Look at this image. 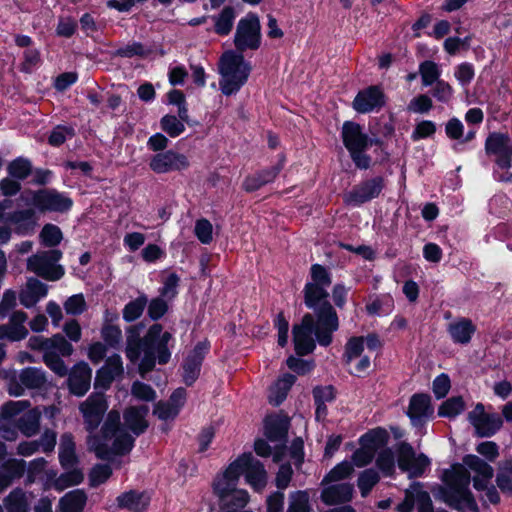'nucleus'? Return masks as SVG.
I'll return each instance as SVG.
<instances>
[{
  "label": "nucleus",
  "instance_id": "603ef678",
  "mask_svg": "<svg viewBox=\"0 0 512 512\" xmlns=\"http://www.w3.org/2000/svg\"><path fill=\"white\" fill-rule=\"evenodd\" d=\"M378 481L379 475L375 470L366 469L363 471L358 478V487L361 495L366 497Z\"/></svg>",
  "mask_w": 512,
  "mask_h": 512
},
{
  "label": "nucleus",
  "instance_id": "f704fd0d",
  "mask_svg": "<svg viewBox=\"0 0 512 512\" xmlns=\"http://www.w3.org/2000/svg\"><path fill=\"white\" fill-rule=\"evenodd\" d=\"M42 411L36 407L29 409L17 419V428L25 437H32L40 430Z\"/></svg>",
  "mask_w": 512,
  "mask_h": 512
},
{
  "label": "nucleus",
  "instance_id": "f03ea898",
  "mask_svg": "<svg viewBox=\"0 0 512 512\" xmlns=\"http://www.w3.org/2000/svg\"><path fill=\"white\" fill-rule=\"evenodd\" d=\"M466 467L474 473V488L479 492H484L481 496L482 500L497 504L500 501V496L491 484L493 468L475 455L465 456L463 465L455 464L444 471V484L438 488L437 497L461 512H479L478 506L469 491L470 473Z\"/></svg>",
  "mask_w": 512,
  "mask_h": 512
},
{
  "label": "nucleus",
  "instance_id": "2eb2a0df",
  "mask_svg": "<svg viewBox=\"0 0 512 512\" xmlns=\"http://www.w3.org/2000/svg\"><path fill=\"white\" fill-rule=\"evenodd\" d=\"M238 471L233 461L215 477L212 487L214 494L219 500V505L234 500L236 492L245 491L237 487L240 478Z\"/></svg>",
  "mask_w": 512,
  "mask_h": 512
},
{
  "label": "nucleus",
  "instance_id": "ea45409f",
  "mask_svg": "<svg viewBox=\"0 0 512 512\" xmlns=\"http://www.w3.org/2000/svg\"><path fill=\"white\" fill-rule=\"evenodd\" d=\"M29 496L21 489L12 491L5 499L4 503L8 512H28Z\"/></svg>",
  "mask_w": 512,
  "mask_h": 512
},
{
  "label": "nucleus",
  "instance_id": "5701e85b",
  "mask_svg": "<svg viewBox=\"0 0 512 512\" xmlns=\"http://www.w3.org/2000/svg\"><path fill=\"white\" fill-rule=\"evenodd\" d=\"M384 187L383 179L376 177L355 187L345 196L349 205L359 206L379 196Z\"/></svg>",
  "mask_w": 512,
  "mask_h": 512
},
{
  "label": "nucleus",
  "instance_id": "39448f33",
  "mask_svg": "<svg viewBox=\"0 0 512 512\" xmlns=\"http://www.w3.org/2000/svg\"><path fill=\"white\" fill-rule=\"evenodd\" d=\"M251 66L243 56L235 51L225 52L219 62L221 92L230 96L236 94L247 82Z\"/></svg>",
  "mask_w": 512,
  "mask_h": 512
},
{
  "label": "nucleus",
  "instance_id": "f257e3e1",
  "mask_svg": "<svg viewBox=\"0 0 512 512\" xmlns=\"http://www.w3.org/2000/svg\"><path fill=\"white\" fill-rule=\"evenodd\" d=\"M330 285L328 270L319 264L312 265L311 280L304 287V302L316 311L317 322L312 315L306 314L301 324L294 326L293 341L298 355H307L314 350V336L320 345H329L332 333L338 329L337 314L328 301Z\"/></svg>",
  "mask_w": 512,
  "mask_h": 512
},
{
  "label": "nucleus",
  "instance_id": "69168bd1",
  "mask_svg": "<svg viewBox=\"0 0 512 512\" xmlns=\"http://www.w3.org/2000/svg\"><path fill=\"white\" fill-rule=\"evenodd\" d=\"M454 76L462 86L470 84L474 78L473 66L469 63H462L455 68Z\"/></svg>",
  "mask_w": 512,
  "mask_h": 512
},
{
  "label": "nucleus",
  "instance_id": "f8f14e48",
  "mask_svg": "<svg viewBox=\"0 0 512 512\" xmlns=\"http://www.w3.org/2000/svg\"><path fill=\"white\" fill-rule=\"evenodd\" d=\"M388 440L389 434L383 428L372 429L362 435L359 440L360 448L353 453V464L351 463V465L356 467L368 465L373 460L375 454L387 445Z\"/></svg>",
  "mask_w": 512,
  "mask_h": 512
},
{
  "label": "nucleus",
  "instance_id": "72a5a7b5",
  "mask_svg": "<svg viewBox=\"0 0 512 512\" xmlns=\"http://www.w3.org/2000/svg\"><path fill=\"white\" fill-rule=\"evenodd\" d=\"M448 333L454 343L468 344L476 331V327L470 319L459 318L448 325Z\"/></svg>",
  "mask_w": 512,
  "mask_h": 512
},
{
  "label": "nucleus",
  "instance_id": "4d7b16f0",
  "mask_svg": "<svg viewBox=\"0 0 512 512\" xmlns=\"http://www.w3.org/2000/svg\"><path fill=\"white\" fill-rule=\"evenodd\" d=\"M146 302L144 298H138L129 302L123 310L124 319L130 322L139 318L146 306Z\"/></svg>",
  "mask_w": 512,
  "mask_h": 512
},
{
  "label": "nucleus",
  "instance_id": "774afa93",
  "mask_svg": "<svg viewBox=\"0 0 512 512\" xmlns=\"http://www.w3.org/2000/svg\"><path fill=\"white\" fill-rule=\"evenodd\" d=\"M74 130L71 127L57 126L49 136V143L53 146L63 144L68 138H71Z\"/></svg>",
  "mask_w": 512,
  "mask_h": 512
},
{
  "label": "nucleus",
  "instance_id": "13d9d810",
  "mask_svg": "<svg viewBox=\"0 0 512 512\" xmlns=\"http://www.w3.org/2000/svg\"><path fill=\"white\" fill-rule=\"evenodd\" d=\"M112 469L109 465L98 464L94 466L89 475V481L92 486H98L104 483L111 475Z\"/></svg>",
  "mask_w": 512,
  "mask_h": 512
},
{
  "label": "nucleus",
  "instance_id": "bf43d9fd",
  "mask_svg": "<svg viewBox=\"0 0 512 512\" xmlns=\"http://www.w3.org/2000/svg\"><path fill=\"white\" fill-rule=\"evenodd\" d=\"M64 309L67 314L79 315L86 309V302L82 294H75L69 297L64 303Z\"/></svg>",
  "mask_w": 512,
  "mask_h": 512
},
{
  "label": "nucleus",
  "instance_id": "f3484780",
  "mask_svg": "<svg viewBox=\"0 0 512 512\" xmlns=\"http://www.w3.org/2000/svg\"><path fill=\"white\" fill-rule=\"evenodd\" d=\"M398 466L409 477H420L430 466V460L424 454H416L413 447L401 443L398 448Z\"/></svg>",
  "mask_w": 512,
  "mask_h": 512
},
{
  "label": "nucleus",
  "instance_id": "c756f323",
  "mask_svg": "<svg viewBox=\"0 0 512 512\" xmlns=\"http://www.w3.org/2000/svg\"><path fill=\"white\" fill-rule=\"evenodd\" d=\"M186 400V391L183 388L176 389L167 402H158L154 408V414L161 420H173L180 412Z\"/></svg>",
  "mask_w": 512,
  "mask_h": 512
},
{
  "label": "nucleus",
  "instance_id": "c9c22d12",
  "mask_svg": "<svg viewBox=\"0 0 512 512\" xmlns=\"http://www.w3.org/2000/svg\"><path fill=\"white\" fill-rule=\"evenodd\" d=\"M59 461L64 469H73L77 464L75 442L73 436L65 433L61 436L59 445Z\"/></svg>",
  "mask_w": 512,
  "mask_h": 512
},
{
  "label": "nucleus",
  "instance_id": "aec40b11",
  "mask_svg": "<svg viewBox=\"0 0 512 512\" xmlns=\"http://www.w3.org/2000/svg\"><path fill=\"white\" fill-rule=\"evenodd\" d=\"M107 408L108 405L103 393H94L81 404L80 410L88 431L91 432L98 427Z\"/></svg>",
  "mask_w": 512,
  "mask_h": 512
},
{
  "label": "nucleus",
  "instance_id": "c03bdc74",
  "mask_svg": "<svg viewBox=\"0 0 512 512\" xmlns=\"http://www.w3.org/2000/svg\"><path fill=\"white\" fill-rule=\"evenodd\" d=\"M31 169L30 161L22 157L11 161L7 166L9 176L19 181L26 179L31 173Z\"/></svg>",
  "mask_w": 512,
  "mask_h": 512
},
{
  "label": "nucleus",
  "instance_id": "37998d69",
  "mask_svg": "<svg viewBox=\"0 0 512 512\" xmlns=\"http://www.w3.org/2000/svg\"><path fill=\"white\" fill-rule=\"evenodd\" d=\"M250 501V495L247 491L236 492L234 500L219 505L221 512H254L251 509H246Z\"/></svg>",
  "mask_w": 512,
  "mask_h": 512
},
{
  "label": "nucleus",
  "instance_id": "6ab92c4d",
  "mask_svg": "<svg viewBox=\"0 0 512 512\" xmlns=\"http://www.w3.org/2000/svg\"><path fill=\"white\" fill-rule=\"evenodd\" d=\"M189 166L188 158L173 150L160 152L153 155L149 162L150 169L157 174L180 171Z\"/></svg>",
  "mask_w": 512,
  "mask_h": 512
},
{
  "label": "nucleus",
  "instance_id": "1a4fd4ad",
  "mask_svg": "<svg viewBox=\"0 0 512 512\" xmlns=\"http://www.w3.org/2000/svg\"><path fill=\"white\" fill-rule=\"evenodd\" d=\"M0 377L7 380L8 393L11 396L19 397L26 389L41 388L46 378L44 372L35 367L22 369L19 373L15 370H0Z\"/></svg>",
  "mask_w": 512,
  "mask_h": 512
},
{
  "label": "nucleus",
  "instance_id": "473e14b6",
  "mask_svg": "<svg viewBox=\"0 0 512 512\" xmlns=\"http://www.w3.org/2000/svg\"><path fill=\"white\" fill-rule=\"evenodd\" d=\"M35 208L30 207L25 210L14 212L10 216V222L15 226V231L19 235H29L33 233L37 225Z\"/></svg>",
  "mask_w": 512,
  "mask_h": 512
},
{
  "label": "nucleus",
  "instance_id": "680f3d73",
  "mask_svg": "<svg viewBox=\"0 0 512 512\" xmlns=\"http://www.w3.org/2000/svg\"><path fill=\"white\" fill-rule=\"evenodd\" d=\"M451 388L450 378L447 374L438 375L432 385V390L437 399L444 398Z\"/></svg>",
  "mask_w": 512,
  "mask_h": 512
},
{
  "label": "nucleus",
  "instance_id": "a878e982",
  "mask_svg": "<svg viewBox=\"0 0 512 512\" xmlns=\"http://www.w3.org/2000/svg\"><path fill=\"white\" fill-rule=\"evenodd\" d=\"M122 373L123 364L120 355L115 354L108 357L105 364L96 373L95 389L107 390Z\"/></svg>",
  "mask_w": 512,
  "mask_h": 512
},
{
  "label": "nucleus",
  "instance_id": "5fc2aeb1",
  "mask_svg": "<svg viewBox=\"0 0 512 512\" xmlns=\"http://www.w3.org/2000/svg\"><path fill=\"white\" fill-rule=\"evenodd\" d=\"M194 233L202 244H209L213 240V226L207 219L196 221Z\"/></svg>",
  "mask_w": 512,
  "mask_h": 512
},
{
  "label": "nucleus",
  "instance_id": "bb28decb",
  "mask_svg": "<svg viewBox=\"0 0 512 512\" xmlns=\"http://www.w3.org/2000/svg\"><path fill=\"white\" fill-rule=\"evenodd\" d=\"M434 413L431 405V398L426 394H415L412 396L408 408V416L415 427H420Z\"/></svg>",
  "mask_w": 512,
  "mask_h": 512
},
{
  "label": "nucleus",
  "instance_id": "9d476101",
  "mask_svg": "<svg viewBox=\"0 0 512 512\" xmlns=\"http://www.w3.org/2000/svg\"><path fill=\"white\" fill-rule=\"evenodd\" d=\"M61 258L62 252L57 249L39 251L27 259V270L46 280L57 281L65 273L58 264Z\"/></svg>",
  "mask_w": 512,
  "mask_h": 512
},
{
  "label": "nucleus",
  "instance_id": "052dcab7",
  "mask_svg": "<svg viewBox=\"0 0 512 512\" xmlns=\"http://www.w3.org/2000/svg\"><path fill=\"white\" fill-rule=\"evenodd\" d=\"M101 335L105 343L111 347H116L122 340L121 329L110 324L102 328Z\"/></svg>",
  "mask_w": 512,
  "mask_h": 512
},
{
  "label": "nucleus",
  "instance_id": "09e8293b",
  "mask_svg": "<svg viewBox=\"0 0 512 512\" xmlns=\"http://www.w3.org/2000/svg\"><path fill=\"white\" fill-rule=\"evenodd\" d=\"M40 241L44 246L55 247L62 241L60 228L54 224H46L40 232Z\"/></svg>",
  "mask_w": 512,
  "mask_h": 512
},
{
  "label": "nucleus",
  "instance_id": "4c0bfd02",
  "mask_svg": "<svg viewBox=\"0 0 512 512\" xmlns=\"http://www.w3.org/2000/svg\"><path fill=\"white\" fill-rule=\"evenodd\" d=\"M295 380V376L291 374H285L279 378L270 388L268 396L269 402L276 406L281 404L285 400Z\"/></svg>",
  "mask_w": 512,
  "mask_h": 512
},
{
  "label": "nucleus",
  "instance_id": "7ed1b4c3",
  "mask_svg": "<svg viewBox=\"0 0 512 512\" xmlns=\"http://www.w3.org/2000/svg\"><path fill=\"white\" fill-rule=\"evenodd\" d=\"M149 408L146 405L131 406L124 411V426H120V414L116 410L108 413L101 429V435L89 436L88 447L98 458L110 459L131 451L134 436L142 434L148 427L146 419Z\"/></svg>",
  "mask_w": 512,
  "mask_h": 512
},
{
  "label": "nucleus",
  "instance_id": "2f4dec72",
  "mask_svg": "<svg viewBox=\"0 0 512 512\" xmlns=\"http://www.w3.org/2000/svg\"><path fill=\"white\" fill-rule=\"evenodd\" d=\"M264 430L266 437L277 443L276 448L283 449L288 430L287 421L278 416H269L265 419Z\"/></svg>",
  "mask_w": 512,
  "mask_h": 512
},
{
  "label": "nucleus",
  "instance_id": "58836bf2",
  "mask_svg": "<svg viewBox=\"0 0 512 512\" xmlns=\"http://www.w3.org/2000/svg\"><path fill=\"white\" fill-rule=\"evenodd\" d=\"M86 495L81 490H73L65 494L59 502L62 512H82L86 504Z\"/></svg>",
  "mask_w": 512,
  "mask_h": 512
},
{
  "label": "nucleus",
  "instance_id": "ddd939ff",
  "mask_svg": "<svg viewBox=\"0 0 512 512\" xmlns=\"http://www.w3.org/2000/svg\"><path fill=\"white\" fill-rule=\"evenodd\" d=\"M234 463L239 476L244 475L246 483L255 491L260 492L267 483V473L263 464L255 459L251 453H243L238 456Z\"/></svg>",
  "mask_w": 512,
  "mask_h": 512
},
{
  "label": "nucleus",
  "instance_id": "cd10ccee",
  "mask_svg": "<svg viewBox=\"0 0 512 512\" xmlns=\"http://www.w3.org/2000/svg\"><path fill=\"white\" fill-rule=\"evenodd\" d=\"M27 315L23 311L13 312L7 324L0 325V339L11 342L25 339L28 330L25 327Z\"/></svg>",
  "mask_w": 512,
  "mask_h": 512
},
{
  "label": "nucleus",
  "instance_id": "393cba45",
  "mask_svg": "<svg viewBox=\"0 0 512 512\" xmlns=\"http://www.w3.org/2000/svg\"><path fill=\"white\" fill-rule=\"evenodd\" d=\"M380 346L381 342L376 335L370 334L367 337H353L349 339L345 347V362L352 364L355 360L365 355V350L374 352Z\"/></svg>",
  "mask_w": 512,
  "mask_h": 512
},
{
  "label": "nucleus",
  "instance_id": "a18cd8bd",
  "mask_svg": "<svg viewBox=\"0 0 512 512\" xmlns=\"http://www.w3.org/2000/svg\"><path fill=\"white\" fill-rule=\"evenodd\" d=\"M235 19L234 10L231 7H225L222 12L215 17V31L220 35L230 33Z\"/></svg>",
  "mask_w": 512,
  "mask_h": 512
},
{
  "label": "nucleus",
  "instance_id": "4be33fe9",
  "mask_svg": "<svg viewBox=\"0 0 512 512\" xmlns=\"http://www.w3.org/2000/svg\"><path fill=\"white\" fill-rule=\"evenodd\" d=\"M385 104V96L378 86H370L358 92L352 102L353 109L362 114L379 110Z\"/></svg>",
  "mask_w": 512,
  "mask_h": 512
},
{
  "label": "nucleus",
  "instance_id": "7c9ffc66",
  "mask_svg": "<svg viewBox=\"0 0 512 512\" xmlns=\"http://www.w3.org/2000/svg\"><path fill=\"white\" fill-rule=\"evenodd\" d=\"M48 287L36 278H29L25 287L20 291V303L26 307L31 308L37 302L47 295Z\"/></svg>",
  "mask_w": 512,
  "mask_h": 512
},
{
  "label": "nucleus",
  "instance_id": "0eeeda50",
  "mask_svg": "<svg viewBox=\"0 0 512 512\" xmlns=\"http://www.w3.org/2000/svg\"><path fill=\"white\" fill-rule=\"evenodd\" d=\"M353 472V466L348 461L336 465L323 479L324 486L321 492V500L326 505H334L347 502L352 498L353 485L342 480L348 478Z\"/></svg>",
  "mask_w": 512,
  "mask_h": 512
},
{
  "label": "nucleus",
  "instance_id": "20e7f679",
  "mask_svg": "<svg viewBox=\"0 0 512 512\" xmlns=\"http://www.w3.org/2000/svg\"><path fill=\"white\" fill-rule=\"evenodd\" d=\"M138 336V333L133 332L128 335L126 357L136 363L142 354L139 372L144 376L154 368L156 363L166 364L170 360L169 342L172 341V334L163 331L160 324H154L142 340H138Z\"/></svg>",
  "mask_w": 512,
  "mask_h": 512
},
{
  "label": "nucleus",
  "instance_id": "412c9836",
  "mask_svg": "<svg viewBox=\"0 0 512 512\" xmlns=\"http://www.w3.org/2000/svg\"><path fill=\"white\" fill-rule=\"evenodd\" d=\"M418 512H433L432 501L428 492L422 489L419 483H414L406 491L404 500L397 505L398 512H412L414 506Z\"/></svg>",
  "mask_w": 512,
  "mask_h": 512
},
{
  "label": "nucleus",
  "instance_id": "8fccbe9b",
  "mask_svg": "<svg viewBox=\"0 0 512 512\" xmlns=\"http://www.w3.org/2000/svg\"><path fill=\"white\" fill-rule=\"evenodd\" d=\"M419 72L424 86H430L439 81L441 70L433 61H425L420 64Z\"/></svg>",
  "mask_w": 512,
  "mask_h": 512
},
{
  "label": "nucleus",
  "instance_id": "6e6d98bb",
  "mask_svg": "<svg viewBox=\"0 0 512 512\" xmlns=\"http://www.w3.org/2000/svg\"><path fill=\"white\" fill-rule=\"evenodd\" d=\"M131 394L138 400L151 402L156 398V392L151 386L140 381L133 383L131 387Z\"/></svg>",
  "mask_w": 512,
  "mask_h": 512
},
{
  "label": "nucleus",
  "instance_id": "a19ab883",
  "mask_svg": "<svg viewBox=\"0 0 512 512\" xmlns=\"http://www.w3.org/2000/svg\"><path fill=\"white\" fill-rule=\"evenodd\" d=\"M287 512H313L307 491H294L289 495Z\"/></svg>",
  "mask_w": 512,
  "mask_h": 512
},
{
  "label": "nucleus",
  "instance_id": "e2e57ef3",
  "mask_svg": "<svg viewBox=\"0 0 512 512\" xmlns=\"http://www.w3.org/2000/svg\"><path fill=\"white\" fill-rule=\"evenodd\" d=\"M435 131L436 126L432 121L423 120L416 125L411 135V138L413 141H418L420 139L432 136L435 133Z\"/></svg>",
  "mask_w": 512,
  "mask_h": 512
},
{
  "label": "nucleus",
  "instance_id": "a211bd4d",
  "mask_svg": "<svg viewBox=\"0 0 512 512\" xmlns=\"http://www.w3.org/2000/svg\"><path fill=\"white\" fill-rule=\"evenodd\" d=\"M468 420L474 427L476 433L481 437L494 435L503 424L499 415L486 413L481 403H478L474 409L469 412Z\"/></svg>",
  "mask_w": 512,
  "mask_h": 512
},
{
  "label": "nucleus",
  "instance_id": "6e6552de",
  "mask_svg": "<svg viewBox=\"0 0 512 512\" xmlns=\"http://www.w3.org/2000/svg\"><path fill=\"white\" fill-rule=\"evenodd\" d=\"M23 205L33 207L38 212H66L73 202L65 194L54 189L24 190L19 197Z\"/></svg>",
  "mask_w": 512,
  "mask_h": 512
},
{
  "label": "nucleus",
  "instance_id": "864d4df0",
  "mask_svg": "<svg viewBox=\"0 0 512 512\" xmlns=\"http://www.w3.org/2000/svg\"><path fill=\"white\" fill-rule=\"evenodd\" d=\"M377 453L378 456L376 464L378 468L387 475L391 474L395 467V460L392 451L384 446Z\"/></svg>",
  "mask_w": 512,
  "mask_h": 512
},
{
  "label": "nucleus",
  "instance_id": "c85d7f7f",
  "mask_svg": "<svg viewBox=\"0 0 512 512\" xmlns=\"http://www.w3.org/2000/svg\"><path fill=\"white\" fill-rule=\"evenodd\" d=\"M92 370L86 362H79L72 368L68 385L70 392L76 396H83L90 388Z\"/></svg>",
  "mask_w": 512,
  "mask_h": 512
},
{
  "label": "nucleus",
  "instance_id": "dca6fc26",
  "mask_svg": "<svg viewBox=\"0 0 512 512\" xmlns=\"http://www.w3.org/2000/svg\"><path fill=\"white\" fill-rule=\"evenodd\" d=\"M30 407L27 400L8 401L1 407L0 436L6 441H15L18 437L17 422L13 419Z\"/></svg>",
  "mask_w": 512,
  "mask_h": 512
},
{
  "label": "nucleus",
  "instance_id": "338daca9",
  "mask_svg": "<svg viewBox=\"0 0 512 512\" xmlns=\"http://www.w3.org/2000/svg\"><path fill=\"white\" fill-rule=\"evenodd\" d=\"M142 259L147 263H155L166 256L165 250L156 244H148L141 251Z\"/></svg>",
  "mask_w": 512,
  "mask_h": 512
},
{
  "label": "nucleus",
  "instance_id": "4468645a",
  "mask_svg": "<svg viewBox=\"0 0 512 512\" xmlns=\"http://www.w3.org/2000/svg\"><path fill=\"white\" fill-rule=\"evenodd\" d=\"M260 29V21L256 14L249 13L240 19L234 39L237 49H257L261 39Z\"/></svg>",
  "mask_w": 512,
  "mask_h": 512
},
{
  "label": "nucleus",
  "instance_id": "9b49d317",
  "mask_svg": "<svg viewBox=\"0 0 512 512\" xmlns=\"http://www.w3.org/2000/svg\"><path fill=\"white\" fill-rule=\"evenodd\" d=\"M342 138L355 165L360 169H367L370 158L364 151L368 147V137L362 132L361 126L354 122H345L342 127Z\"/></svg>",
  "mask_w": 512,
  "mask_h": 512
},
{
  "label": "nucleus",
  "instance_id": "49530a36",
  "mask_svg": "<svg viewBox=\"0 0 512 512\" xmlns=\"http://www.w3.org/2000/svg\"><path fill=\"white\" fill-rule=\"evenodd\" d=\"M496 483L499 489L508 495H512V463H503L498 470Z\"/></svg>",
  "mask_w": 512,
  "mask_h": 512
},
{
  "label": "nucleus",
  "instance_id": "79ce46f5",
  "mask_svg": "<svg viewBox=\"0 0 512 512\" xmlns=\"http://www.w3.org/2000/svg\"><path fill=\"white\" fill-rule=\"evenodd\" d=\"M465 409V402L461 396H454L444 401L438 409V415L446 418H455Z\"/></svg>",
  "mask_w": 512,
  "mask_h": 512
},
{
  "label": "nucleus",
  "instance_id": "3c124183",
  "mask_svg": "<svg viewBox=\"0 0 512 512\" xmlns=\"http://www.w3.org/2000/svg\"><path fill=\"white\" fill-rule=\"evenodd\" d=\"M48 352L57 356H70L73 347L62 335L56 334L49 338Z\"/></svg>",
  "mask_w": 512,
  "mask_h": 512
},
{
  "label": "nucleus",
  "instance_id": "e433bc0d",
  "mask_svg": "<svg viewBox=\"0 0 512 512\" xmlns=\"http://www.w3.org/2000/svg\"><path fill=\"white\" fill-rule=\"evenodd\" d=\"M118 506L131 511H143L150 502L148 494L143 492L130 491L117 497Z\"/></svg>",
  "mask_w": 512,
  "mask_h": 512
},
{
  "label": "nucleus",
  "instance_id": "423d86ee",
  "mask_svg": "<svg viewBox=\"0 0 512 512\" xmlns=\"http://www.w3.org/2000/svg\"><path fill=\"white\" fill-rule=\"evenodd\" d=\"M485 150L494 163V179L512 182V139L507 134L492 133L486 139Z\"/></svg>",
  "mask_w": 512,
  "mask_h": 512
},
{
  "label": "nucleus",
  "instance_id": "de8ad7c7",
  "mask_svg": "<svg viewBox=\"0 0 512 512\" xmlns=\"http://www.w3.org/2000/svg\"><path fill=\"white\" fill-rule=\"evenodd\" d=\"M161 129L170 137L175 138L185 131V123L175 115L167 114L160 120Z\"/></svg>",
  "mask_w": 512,
  "mask_h": 512
},
{
  "label": "nucleus",
  "instance_id": "0e129e2a",
  "mask_svg": "<svg viewBox=\"0 0 512 512\" xmlns=\"http://www.w3.org/2000/svg\"><path fill=\"white\" fill-rule=\"evenodd\" d=\"M179 277L176 273H170L163 281L161 288V296L167 299H172L177 295V287L179 284Z\"/></svg>",
  "mask_w": 512,
  "mask_h": 512
},
{
  "label": "nucleus",
  "instance_id": "b1692460",
  "mask_svg": "<svg viewBox=\"0 0 512 512\" xmlns=\"http://www.w3.org/2000/svg\"><path fill=\"white\" fill-rule=\"evenodd\" d=\"M209 350L207 341H201L190 351L183 364V380L191 385L198 378L202 361Z\"/></svg>",
  "mask_w": 512,
  "mask_h": 512
}]
</instances>
